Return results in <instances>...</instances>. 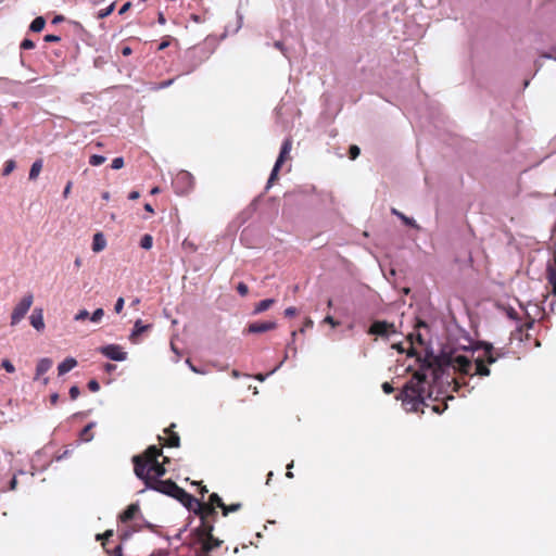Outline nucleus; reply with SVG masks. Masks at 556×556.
<instances>
[{
    "instance_id": "nucleus-11",
    "label": "nucleus",
    "mask_w": 556,
    "mask_h": 556,
    "mask_svg": "<svg viewBox=\"0 0 556 556\" xmlns=\"http://www.w3.org/2000/svg\"><path fill=\"white\" fill-rule=\"evenodd\" d=\"M277 327L275 321H255L248 325L245 331L248 333H262L269 330H274Z\"/></svg>"
},
{
    "instance_id": "nucleus-57",
    "label": "nucleus",
    "mask_w": 556,
    "mask_h": 556,
    "mask_svg": "<svg viewBox=\"0 0 556 556\" xmlns=\"http://www.w3.org/2000/svg\"><path fill=\"white\" fill-rule=\"evenodd\" d=\"M292 467H293V462H291V463L287 466V469H288V471H287V473H286L287 478H290V479H291V478H293V473L290 471V469H291Z\"/></svg>"
},
{
    "instance_id": "nucleus-3",
    "label": "nucleus",
    "mask_w": 556,
    "mask_h": 556,
    "mask_svg": "<svg viewBox=\"0 0 556 556\" xmlns=\"http://www.w3.org/2000/svg\"><path fill=\"white\" fill-rule=\"evenodd\" d=\"M162 447L150 445L142 454L132 457L135 475L147 484L149 479H160L166 473L164 463L159 462Z\"/></svg>"
},
{
    "instance_id": "nucleus-35",
    "label": "nucleus",
    "mask_w": 556,
    "mask_h": 556,
    "mask_svg": "<svg viewBox=\"0 0 556 556\" xmlns=\"http://www.w3.org/2000/svg\"><path fill=\"white\" fill-rule=\"evenodd\" d=\"M110 556H123V546L122 543L117 544L113 548H111V553H108Z\"/></svg>"
},
{
    "instance_id": "nucleus-63",
    "label": "nucleus",
    "mask_w": 556,
    "mask_h": 556,
    "mask_svg": "<svg viewBox=\"0 0 556 556\" xmlns=\"http://www.w3.org/2000/svg\"><path fill=\"white\" fill-rule=\"evenodd\" d=\"M102 199H103L104 201H109V200H110V193H109L108 191L103 192V193H102Z\"/></svg>"
},
{
    "instance_id": "nucleus-30",
    "label": "nucleus",
    "mask_w": 556,
    "mask_h": 556,
    "mask_svg": "<svg viewBox=\"0 0 556 556\" xmlns=\"http://www.w3.org/2000/svg\"><path fill=\"white\" fill-rule=\"evenodd\" d=\"M105 162V157L102 155L93 154L89 159V163L92 166H99Z\"/></svg>"
},
{
    "instance_id": "nucleus-59",
    "label": "nucleus",
    "mask_w": 556,
    "mask_h": 556,
    "mask_svg": "<svg viewBox=\"0 0 556 556\" xmlns=\"http://www.w3.org/2000/svg\"><path fill=\"white\" fill-rule=\"evenodd\" d=\"M157 21L160 24L164 25L166 23V18L163 13H159Z\"/></svg>"
},
{
    "instance_id": "nucleus-10",
    "label": "nucleus",
    "mask_w": 556,
    "mask_h": 556,
    "mask_svg": "<svg viewBox=\"0 0 556 556\" xmlns=\"http://www.w3.org/2000/svg\"><path fill=\"white\" fill-rule=\"evenodd\" d=\"M175 424H172L168 428L164 430L166 438L159 435V441L162 445L167 447H179L180 438L177 432L174 431Z\"/></svg>"
},
{
    "instance_id": "nucleus-38",
    "label": "nucleus",
    "mask_w": 556,
    "mask_h": 556,
    "mask_svg": "<svg viewBox=\"0 0 556 556\" xmlns=\"http://www.w3.org/2000/svg\"><path fill=\"white\" fill-rule=\"evenodd\" d=\"M90 317L89 316V312L86 311V309H81L79 311L76 315H75V320L77 321H80V320H85L86 318Z\"/></svg>"
},
{
    "instance_id": "nucleus-60",
    "label": "nucleus",
    "mask_w": 556,
    "mask_h": 556,
    "mask_svg": "<svg viewBox=\"0 0 556 556\" xmlns=\"http://www.w3.org/2000/svg\"><path fill=\"white\" fill-rule=\"evenodd\" d=\"M83 264V260L80 257H76L75 258V262H74V265L76 268H79Z\"/></svg>"
},
{
    "instance_id": "nucleus-13",
    "label": "nucleus",
    "mask_w": 556,
    "mask_h": 556,
    "mask_svg": "<svg viewBox=\"0 0 556 556\" xmlns=\"http://www.w3.org/2000/svg\"><path fill=\"white\" fill-rule=\"evenodd\" d=\"M30 325L38 331L45 329L43 311L42 308H35L29 317Z\"/></svg>"
},
{
    "instance_id": "nucleus-24",
    "label": "nucleus",
    "mask_w": 556,
    "mask_h": 556,
    "mask_svg": "<svg viewBox=\"0 0 556 556\" xmlns=\"http://www.w3.org/2000/svg\"><path fill=\"white\" fill-rule=\"evenodd\" d=\"M94 424L93 422H89L88 425H86L84 427V429L80 431V439L85 442H89L92 440L93 438V433L91 432L92 428H93Z\"/></svg>"
},
{
    "instance_id": "nucleus-47",
    "label": "nucleus",
    "mask_w": 556,
    "mask_h": 556,
    "mask_svg": "<svg viewBox=\"0 0 556 556\" xmlns=\"http://www.w3.org/2000/svg\"><path fill=\"white\" fill-rule=\"evenodd\" d=\"M325 323L331 325L332 327L339 326V321H337L332 316L328 315L324 319Z\"/></svg>"
},
{
    "instance_id": "nucleus-16",
    "label": "nucleus",
    "mask_w": 556,
    "mask_h": 556,
    "mask_svg": "<svg viewBox=\"0 0 556 556\" xmlns=\"http://www.w3.org/2000/svg\"><path fill=\"white\" fill-rule=\"evenodd\" d=\"M52 367V361L48 357L41 358L36 367V377L38 379L40 376L46 374Z\"/></svg>"
},
{
    "instance_id": "nucleus-7",
    "label": "nucleus",
    "mask_w": 556,
    "mask_h": 556,
    "mask_svg": "<svg viewBox=\"0 0 556 556\" xmlns=\"http://www.w3.org/2000/svg\"><path fill=\"white\" fill-rule=\"evenodd\" d=\"M194 178L187 170H180L173 179V188L179 195L187 194L193 189Z\"/></svg>"
},
{
    "instance_id": "nucleus-54",
    "label": "nucleus",
    "mask_w": 556,
    "mask_h": 556,
    "mask_svg": "<svg viewBox=\"0 0 556 556\" xmlns=\"http://www.w3.org/2000/svg\"><path fill=\"white\" fill-rule=\"evenodd\" d=\"M168 46H169V41H168V40H164V41H162V42L160 43V46H159L157 50H159V51H162V50L166 49Z\"/></svg>"
},
{
    "instance_id": "nucleus-32",
    "label": "nucleus",
    "mask_w": 556,
    "mask_h": 556,
    "mask_svg": "<svg viewBox=\"0 0 556 556\" xmlns=\"http://www.w3.org/2000/svg\"><path fill=\"white\" fill-rule=\"evenodd\" d=\"M113 11H114V3H112L108 8L99 11L98 17L99 18H104V17L109 16Z\"/></svg>"
},
{
    "instance_id": "nucleus-23",
    "label": "nucleus",
    "mask_w": 556,
    "mask_h": 556,
    "mask_svg": "<svg viewBox=\"0 0 556 556\" xmlns=\"http://www.w3.org/2000/svg\"><path fill=\"white\" fill-rule=\"evenodd\" d=\"M391 213L393 215L397 216L405 225L410 226V227H415V228L418 227L413 218L407 217L406 215H404L403 213H401L396 208H394V207L391 208Z\"/></svg>"
},
{
    "instance_id": "nucleus-44",
    "label": "nucleus",
    "mask_w": 556,
    "mask_h": 556,
    "mask_svg": "<svg viewBox=\"0 0 556 556\" xmlns=\"http://www.w3.org/2000/svg\"><path fill=\"white\" fill-rule=\"evenodd\" d=\"M382 390L386 394H391L394 391V388L390 382H383L382 383Z\"/></svg>"
},
{
    "instance_id": "nucleus-36",
    "label": "nucleus",
    "mask_w": 556,
    "mask_h": 556,
    "mask_svg": "<svg viewBox=\"0 0 556 556\" xmlns=\"http://www.w3.org/2000/svg\"><path fill=\"white\" fill-rule=\"evenodd\" d=\"M124 166V159L123 157H115L113 161H112V164H111V167L113 169H121L122 167Z\"/></svg>"
},
{
    "instance_id": "nucleus-28",
    "label": "nucleus",
    "mask_w": 556,
    "mask_h": 556,
    "mask_svg": "<svg viewBox=\"0 0 556 556\" xmlns=\"http://www.w3.org/2000/svg\"><path fill=\"white\" fill-rule=\"evenodd\" d=\"M16 167V164H15V161L13 160H8L4 164V167H3V170H2V175L3 176H9Z\"/></svg>"
},
{
    "instance_id": "nucleus-39",
    "label": "nucleus",
    "mask_w": 556,
    "mask_h": 556,
    "mask_svg": "<svg viewBox=\"0 0 556 556\" xmlns=\"http://www.w3.org/2000/svg\"><path fill=\"white\" fill-rule=\"evenodd\" d=\"M124 303H125V301H124V299H123V298H118V299L116 300V303H115V305H114V311H115V313H116V314L122 313V311H123V308H124Z\"/></svg>"
},
{
    "instance_id": "nucleus-64",
    "label": "nucleus",
    "mask_w": 556,
    "mask_h": 556,
    "mask_svg": "<svg viewBox=\"0 0 556 556\" xmlns=\"http://www.w3.org/2000/svg\"><path fill=\"white\" fill-rule=\"evenodd\" d=\"M207 492H208L207 488H206L205 485H201L200 493L202 494V496H203L205 493H207Z\"/></svg>"
},
{
    "instance_id": "nucleus-2",
    "label": "nucleus",
    "mask_w": 556,
    "mask_h": 556,
    "mask_svg": "<svg viewBox=\"0 0 556 556\" xmlns=\"http://www.w3.org/2000/svg\"><path fill=\"white\" fill-rule=\"evenodd\" d=\"M216 507L222 510L225 507V503L217 493H212L206 503L195 498V503L188 505L187 509L200 518V526L193 530L197 556H210L224 543L223 540L213 535L214 522L217 519Z\"/></svg>"
},
{
    "instance_id": "nucleus-4",
    "label": "nucleus",
    "mask_w": 556,
    "mask_h": 556,
    "mask_svg": "<svg viewBox=\"0 0 556 556\" xmlns=\"http://www.w3.org/2000/svg\"><path fill=\"white\" fill-rule=\"evenodd\" d=\"M426 381V375L417 371L413 376V379L405 384L403 390L396 396L397 400L402 401L403 406L407 412H421L424 413V387Z\"/></svg>"
},
{
    "instance_id": "nucleus-37",
    "label": "nucleus",
    "mask_w": 556,
    "mask_h": 556,
    "mask_svg": "<svg viewBox=\"0 0 556 556\" xmlns=\"http://www.w3.org/2000/svg\"><path fill=\"white\" fill-rule=\"evenodd\" d=\"M2 368H4L8 372H14L15 368L13 364L9 359H3L1 363Z\"/></svg>"
},
{
    "instance_id": "nucleus-48",
    "label": "nucleus",
    "mask_w": 556,
    "mask_h": 556,
    "mask_svg": "<svg viewBox=\"0 0 556 556\" xmlns=\"http://www.w3.org/2000/svg\"><path fill=\"white\" fill-rule=\"evenodd\" d=\"M174 83V79H167V80H164V81H161L157 86V89H164V88H167L169 87L172 84Z\"/></svg>"
},
{
    "instance_id": "nucleus-18",
    "label": "nucleus",
    "mask_w": 556,
    "mask_h": 556,
    "mask_svg": "<svg viewBox=\"0 0 556 556\" xmlns=\"http://www.w3.org/2000/svg\"><path fill=\"white\" fill-rule=\"evenodd\" d=\"M149 328H150V325H143L142 321L140 319H138L135 323L134 330H132V332L130 334V340L134 343H137V337H139L142 332H144Z\"/></svg>"
},
{
    "instance_id": "nucleus-42",
    "label": "nucleus",
    "mask_w": 556,
    "mask_h": 556,
    "mask_svg": "<svg viewBox=\"0 0 556 556\" xmlns=\"http://www.w3.org/2000/svg\"><path fill=\"white\" fill-rule=\"evenodd\" d=\"M79 394H80V390H79V388L77 386L71 387V389H70V397L72 400H76L79 396Z\"/></svg>"
},
{
    "instance_id": "nucleus-45",
    "label": "nucleus",
    "mask_w": 556,
    "mask_h": 556,
    "mask_svg": "<svg viewBox=\"0 0 556 556\" xmlns=\"http://www.w3.org/2000/svg\"><path fill=\"white\" fill-rule=\"evenodd\" d=\"M43 40L46 42H59L61 40V38L56 35H46Z\"/></svg>"
},
{
    "instance_id": "nucleus-61",
    "label": "nucleus",
    "mask_w": 556,
    "mask_h": 556,
    "mask_svg": "<svg viewBox=\"0 0 556 556\" xmlns=\"http://www.w3.org/2000/svg\"><path fill=\"white\" fill-rule=\"evenodd\" d=\"M144 210H146L147 212L154 213L153 207H152V206H151V204H149V203H147V204L144 205Z\"/></svg>"
},
{
    "instance_id": "nucleus-21",
    "label": "nucleus",
    "mask_w": 556,
    "mask_h": 556,
    "mask_svg": "<svg viewBox=\"0 0 556 556\" xmlns=\"http://www.w3.org/2000/svg\"><path fill=\"white\" fill-rule=\"evenodd\" d=\"M42 169V160H37L33 163L29 170V179L36 180Z\"/></svg>"
},
{
    "instance_id": "nucleus-1",
    "label": "nucleus",
    "mask_w": 556,
    "mask_h": 556,
    "mask_svg": "<svg viewBox=\"0 0 556 556\" xmlns=\"http://www.w3.org/2000/svg\"><path fill=\"white\" fill-rule=\"evenodd\" d=\"M484 355L483 358H478L475 364V371L472 372L473 364L471 361L460 354L442 353L439 356L432 354L427 355L422 361L421 368H431L434 380L439 379L446 370L453 369L463 376L473 375L486 377L490 375L489 365L495 363L500 354L495 351L491 343H483Z\"/></svg>"
},
{
    "instance_id": "nucleus-41",
    "label": "nucleus",
    "mask_w": 556,
    "mask_h": 556,
    "mask_svg": "<svg viewBox=\"0 0 556 556\" xmlns=\"http://www.w3.org/2000/svg\"><path fill=\"white\" fill-rule=\"evenodd\" d=\"M88 389L91 392H98L100 390V384L97 380L92 379L88 382Z\"/></svg>"
},
{
    "instance_id": "nucleus-15",
    "label": "nucleus",
    "mask_w": 556,
    "mask_h": 556,
    "mask_svg": "<svg viewBox=\"0 0 556 556\" xmlns=\"http://www.w3.org/2000/svg\"><path fill=\"white\" fill-rule=\"evenodd\" d=\"M76 366H77V361L74 357H67L61 364H59L58 374H59V376H63L66 372L71 371Z\"/></svg>"
},
{
    "instance_id": "nucleus-29",
    "label": "nucleus",
    "mask_w": 556,
    "mask_h": 556,
    "mask_svg": "<svg viewBox=\"0 0 556 556\" xmlns=\"http://www.w3.org/2000/svg\"><path fill=\"white\" fill-rule=\"evenodd\" d=\"M152 243H153V239H152V236L150 235H144L141 240H140V247L144 250H149L151 249L152 247Z\"/></svg>"
},
{
    "instance_id": "nucleus-19",
    "label": "nucleus",
    "mask_w": 556,
    "mask_h": 556,
    "mask_svg": "<svg viewBox=\"0 0 556 556\" xmlns=\"http://www.w3.org/2000/svg\"><path fill=\"white\" fill-rule=\"evenodd\" d=\"M113 534H114V531L110 529V530H106L102 534H97V536H96L97 541H101L102 547L104 548V551L106 553H111V548H109V540H110V538L113 536Z\"/></svg>"
},
{
    "instance_id": "nucleus-25",
    "label": "nucleus",
    "mask_w": 556,
    "mask_h": 556,
    "mask_svg": "<svg viewBox=\"0 0 556 556\" xmlns=\"http://www.w3.org/2000/svg\"><path fill=\"white\" fill-rule=\"evenodd\" d=\"M45 25L46 20L42 16H38L31 22L29 29L31 31L39 33L45 28Z\"/></svg>"
},
{
    "instance_id": "nucleus-20",
    "label": "nucleus",
    "mask_w": 556,
    "mask_h": 556,
    "mask_svg": "<svg viewBox=\"0 0 556 556\" xmlns=\"http://www.w3.org/2000/svg\"><path fill=\"white\" fill-rule=\"evenodd\" d=\"M546 279L553 287V294L556 295V268L552 265H548L546 268Z\"/></svg>"
},
{
    "instance_id": "nucleus-26",
    "label": "nucleus",
    "mask_w": 556,
    "mask_h": 556,
    "mask_svg": "<svg viewBox=\"0 0 556 556\" xmlns=\"http://www.w3.org/2000/svg\"><path fill=\"white\" fill-rule=\"evenodd\" d=\"M280 167L281 166H278V164L275 163L274 168H273L270 176L268 178V181H267V188H270L275 184V181L278 179V172H279Z\"/></svg>"
},
{
    "instance_id": "nucleus-34",
    "label": "nucleus",
    "mask_w": 556,
    "mask_h": 556,
    "mask_svg": "<svg viewBox=\"0 0 556 556\" xmlns=\"http://www.w3.org/2000/svg\"><path fill=\"white\" fill-rule=\"evenodd\" d=\"M237 291L241 296H245L249 293V287L244 282H239L237 286Z\"/></svg>"
},
{
    "instance_id": "nucleus-9",
    "label": "nucleus",
    "mask_w": 556,
    "mask_h": 556,
    "mask_svg": "<svg viewBox=\"0 0 556 556\" xmlns=\"http://www.w3.org/2000/svg\"><path fill=\"white\" fill-rule=\"evenodd\" d=\"M99 352L112 361L122 362L127 358V353L117 344L101 346Z\"/></svg>"
},
{
    "instance_id": "nucleus-46",
    "label": "nucleus",
    "mask_w": 556,
    "mask_h": 556,
    "mask_svg": "<svg viewBox=\"0 0 556 556\" xmlns=\"http://www.w3.org/2000/svg\"><path fill=\"white\" fill-rule=\"evenodd\" d=\"M296 313H298V311H296V308H295V307H293V306L288 307V308H286V309H285V316H286V317H293V316H295V315H296Z\"/></svg>"
},
{
    "instance_id": "nucleus-53",
    "label": "nucleus",
    "mask_w": 556,
    "mask_h": 556,
    "mask_svg": "<svg viewBox=\"0 0 556 556\" xmlns=\"http://www.w3.org/2000/svg\"><path fill=\"white\" fill-rule=\"evenodd\" d=\"M140 197V193L138 191H131L128 194L129 200H137Z\"/></svg>"
},
{
    "instance_id": "nucleus-22",
    "label": "nucleus",
    "mask_w": 556,
    "mask_h": 556,
    "mask_svg": "<svg viewBox=\"0 0 556 556\" xmlns=\"http://www.w3.org/2000/svg\"><path fill=\"white\" fill-rule=\"evenodd\" d=\"M275 303L274 299H266L258 302L254 308V314H260L267 311Z\"/></svg>"
},
{
    "instance_id": "nucleus-12",
    "label": "nucleus",
    "mask_w": 556,
    "mask_h": 556,
    "mask_svg": "<svg viewBox=\"0 0 556 556\" xmlns=\"http://www.w3.org/2000/svg\"><path fill=\"white\" fill-rule=\"evenodd\" d=\"M140 513V507L138 503H132L127 506V508L119 515V521L123 523L129 522L134 520L137 515Z\"/></svg>"
},
{
    "instance_id": "nucleus-51",
    "label": "nucleus",
    "mask_w": 556,
    "mask_h": 556,
    "mask_svg": "<svg viewBox=\"0 0 556 556\" xmlns=\"http://www.w3.org/2000/svg\"><path fill=\"white\" fill-rule=\"evenodd\" d=\"M118 536H119V540L122 542L126 541L129 538V532L128 531H122V532L118 533Z\"/></svg>"
},
{
    "instance_id": "nucleus-40",
    "label": "nucleus",
    "mask_w": 556,
    "mask_h": 556,
    "mask_svg": "<svg viewBox=\"0 0 556 556\" xmlns=\"http://www.w3.org/2000/svg\"><path fill=\"white\" fill-rule=\"evenodd\" d=\"M34 47H35V43L30 39L26 38L21 42V49H23V50H29V49H33Z\"/></svg>"
},
{
    "instance_id": "nucleus-5",
    "label": "nucleus",
    "mask_w": 556,
    "mask_h": 556,
    "mask_svg": "<svg viewBox=\"0 0 556 556\" xmlns=\"http://www.w3.org/2000/svg\"><path fill=\"white\" fill-rule=\"evenodd\" d=\"M144 485L148 489L176 498L186 508H188L190 503H195V497L178 486L173 480L149 479Z\"/></svg>"
},
{
    "instance_id": "nucleus-55",
    "label": "nucleus",
    "mask_w": 556,
    "mask_h": 556,
    "mask_svg": "<svg viewBox=\"0 0 556 556\" xmlns=\"http://www.w3.org/2000/svg\"><path fill=\"white\" fill-rule=\"evenodd\" d=\"M58 400H59V394L58 393H53L50 395V402L52 405H55L58 403Z\"/></svg>"
},
{
    "instance_id": "nucleus-52",
    "label": "nucleus",
    "mask_w": 556,
    "mask_h": 556,
    "mask_svg": "<svg viewBox=\"0 0 556 556\" xmlns=\"http://www.w3.org/2000/svg\"><path fill=\"white\" fill-rule=\"evenodd\" d=\"M131 7V3L130 2H126L119 10V14H124L126 13Z\"/></svg>"
},
{
    "instance_id": "nucleus-6",
    "label": "nucleus",
    "mask_w": 556,
    "mask_h": 556,
    "mask_svg": "<svg viewBox=\"0 0 556 556\" xmlns=\"http://www.w3.org/2000/svg\"><path fill=\"white\" fill-rule=\"evenodd\" d=\"M34 302L33 293H26L14 306L11 314V326H16L27 314Z\"/></svg>"
},
{
    "instance_id": "nucleus-43",
    "label": "nucleus",
    "mask_w": 556,
    "mask_h": 556,
    "mask_svg": "<svg viewBox=\"0 0 556 556\" xmlns=\"http://www.w3.org/2000/svg\"><path fill=\"white\" fill-rule=\"evenodd\" d=\"M506 314L513 320H517L518 319V314H517V312L513 307H508L506 309Z\"/></svg>"
},
{
    "instance_id": "nucleus-62",
    "label": "nucleus",
    "mask_w": 556,
    "mask_h": 556,
    "mask_svg": "<svg viewBox=\"0 0 556 556\" xmlns=\"http://www.w3.org/2000/svg\"><path fill=\"white\" fill-rule=\"evenodd\" d=\"M61 21H63V16H62V15H56V16L53 18L52 23H54V24H55V23H59V22H61Z\"/></svg>"
},
{
    "instance_id": "nucleus-50",
    "label": "nucleus",
    "mask_w": 556,
    "mask_h": 556,
    "mask_svg": "<svg viewBox=\"0 0 556 556\" xmlns=\"http://www.w3.org/2000/svg\"><path fill=\"white\" fill-rule=\"evenodd\" d=\"M71 188H72V181H68L67 185L64 188V191H63V197L64 198L68 197V194L71 192Z\"/></svg>"
},
{
    "instance_id": "nucleus-14",
    "label": "nucleus",
    "mask_w": 556,
    "mask_h": 556,
    "mask_svg": "<svg viewBox=\"0 0 556 556\" xmlns=\"http://www.w3.org/2000/svg\"><path fill=\"white\" fill-rule=\"evenodd\" d=\"M291 149H292V140H291V138L285 139V141L282 142L281 149H280V153H279L278 159L276 161L278 166H282L285 161L290 157L289 155H290Z\"/></svg>"
},
{
    "instance_id": "nucleus-56",
    "label": "nucleus",
    "mask_w": 556,
    "mask_h": 556,
    "mask_svg": "<svg viewBox=\"0 0 556 556\" xmlns=\"http://www.w3.org/2000/svg\"><path fill=\"white\" fill-rule=\"evenodd\" d=\"M115 368H116V366L113 364H110V363L105 364V366H104V369L106 372H111V371L115 370Z\"/></svg>"
},
{
    "instance_id": "nucleus-27",
    "label": "nucleus",
    "mask_w": 556,
    "mask_h": 556,
    "mask_svg": "<svg viewBox=\"0 0 556 556\" xmlns=\"http://www.w3.org/2000/svg\"><path fill=\"white\" fill-rule=\"evenodd\" d=\"M241 504L240 503H235V504H230V505H226L225 504V507L223 509V516L226 517L228 516L230 513H235V511H238L240 508H241Z\"/></svg>"
},
{
    "instance_id": "nucleus-8",
    "label": "nucleus",
    "mask_w": 556,
    "mask_h": 556,
    "mask_svg": "<svg viewBox=\"0 0 556 556\" xmlns=\"http://www.w3.org/2000/svg\"><path fill=\"white\" fill-rule=\"evenodd\" d=\"M368 332L370 334L379 336V337H389L390 334L395 333V327L393 324H390L384 320H377L371 324Z\"/></svg>"
},
{
    "instance_id": "nucleus-58",
    "label": "nucleus",
    "mask_w": 556,
    "mask_h": 556,
    "mask_svg": "<svg viewBox=\"0 0 556 556\" xmlns=\"http://www.w3.org/2000/svg\"><path fill=\"white\" fill-rule=\"evenodd\" d=\"M122 54L127 56V55H130L131 54V48L130 47H124L122 49Z\"/></svg>"
},
{
    "instance_id": "nucleus-31",
    "label": "nucleus",
    "mask_w": 556,
    "mask_h": 556,
    "mask_svg": "<svg viewBox=\"0 0 556 556\" xmlns=\"http://www.w3.org/2000/svg\"><path fill=\"white\" fill-rule=\"evenodd\" d=\"M103 316H104V311H103V308H97V309L92 313V315L90 316V320H91L92 323H99V321L102 319V317H103Z\"/></svg>"
},
{
    "instance_id": "nucleus-33",
    "label": "nucleus",
    "mask_w": 556,
    "mask_h": 556,
    "mask_svg": "<svg viewBox=\"0 0 556 556\" xmlns=\"http://www.w3.org/2000/svg\"><path fill=\"white\" fill-rule=\"evenodd\" d=\"M361 153V150L357 146L352 144L349 149V156L351 160H355Z\"/></svg>"
},
{
    "instance_id": "nucleus-17",
    "label": "nucleus",
    "mask_w": 556,
    "mask_h": 556,
    "mask_svg": "<svg viewBox=\"0 0 556 556\" xmlns=\"http://www.w3.org/2000/svg\"><path fill=\"white\" fill-rule=\"evenodd\" d=\"M106 247V240L101 232H97L92 240V251L98 253L104 250Z\"/></svg>"
},
{
    "instance_id": "nucleus-49",
    "label": "nucleus",
    "mask_w": 556,
    "mask_h": 556,
    "mask_svg": "<svg viewBox=\"0 0 556 556\" xmlns=\"http://www.w3.org/2000/svg\"><path fill=\"white\" fill-rule=\"evenodd\" d=\"M313 325H314V324H313V320H312V319H309V318H306V320H305V323H304V326L300 329V332H302V333H303V332L305 331V329H307V328H312V327H313Z\"/></svg>"
}]
</instances>
